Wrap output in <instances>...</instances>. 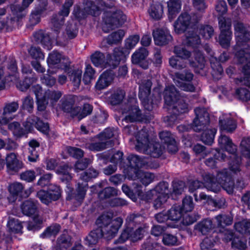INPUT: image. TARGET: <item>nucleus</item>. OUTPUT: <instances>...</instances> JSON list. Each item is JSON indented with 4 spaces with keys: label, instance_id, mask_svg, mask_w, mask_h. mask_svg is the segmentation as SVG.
<instances>
[{
    "label": "nucleus",
    "instance_id": "f257e3e1",
    "mask_svg": "<svg viewBox=\"0 0 250 250\" xmlns=\"http://www.w3.org/2000/svg\"><path fill=\"white\" fill-rule=\"evenodd\" d=\"M114 0H85L84 7L81 10L78 6H75L73 15L77 19L84 18L87 15L96 16L101 11H104L103 30L107 33L110 30L123 25L126 21V17L123 12L114 7Z\"/></svg>",
    "mask_w": 250,
    "mask_h": 250
},
{
    "label": "nucleus",
    "instance_id": "f03ea898",
    "mask_svg": "<svg viewBox=\"0 0 250 250\" xmlns=\"http://www.w3.org/2000/svg\"><path fill=\"white\" fill-rule=\"evenodd\" d=\"M206 182V187L211 191L217 193L220 191L222 187L229 194L233 193L234 190H241L244 188L247 184L242 178L236 180L235 183L231 179L230 174L227 169H224L217 172L216 176L217 182H214V179L210 174L204 177Z\"/></svg>",
    "mask_w": 250,
    "mask_h": 250
},
{
    "label": "nucleus",
    "instance_id": "7ed1b4c3",
    "mask_svg": "<svg viewBox=\"0 0 250 250\" xmlns=\"http://www.w3.org/2000/svg\"><path fill=\"white\" fill-rule=\"evenodd\" d=\"M195 118L192 122V127L196 132L204 131L201 140L203 143L210 145L214 141L215 128L209 129L207 127L209 123V114L205 108H196L194 109Z\"/></svg>",
    "mask_w": 250,
    "mask_h": 250
},
{
    "label": "nucleus",
    "instance_id": "20e7f679",
    "mask_svg": "<svg viewBox=\"0 0 250 250\" xmlns=\"http://www.w3.org/2000/svg\"><path fill=\"white\" fill-rule=\"evenodd\" d=\"M148 136L147 132L145 129L139 131L136 136V149L154 158L160 157L163 153L165 146H162L159 143H153L149 142Z\"/></svg>",
    "mask_w": 250,
    "mask_h": 250
},
{
    "label": "nucleus",
    "instance_id": "39448f33",
    "mask_svg": "<svg viewBox=\"0 0 250 250\" xmlns=\"http://www.w3.org/2000/svg\"><path fill=\"white\" fill-rule=\"evenodd\" d=\"M123 220L120 217L112 219L111 217L107 214L101 215L96 220V224L107 239L113 237L118 232L122 226Z\"/></svg>",
    "mask_w": 250,
    "mask_h": 250
},
{
    "label": "nucleus",
    "instance_id": "423d86ee",
    "mask_svg": "<svg viewBox=\"0 0 250 250\" xmlns=\"http://www.w3.org/2000/svg\"><path fill=\"white\" fill-rule=\"evenodd\" d=\"M234 28L236 42L234 50L237 52L248 49L250 45L248 42L250 40L249 27L241 22L236 21L234 23Z\"/></svg>",
    "mask_w": 250,
    "mask_h": 250
},
{
    "label": "nucleus",
    "instance_id": "0eeeda50",
    "mask_svg": "<svg viewBox=\"0 0 250 250\" xmlns=\"http://www.w3.org/2000/svg\"><path fill=\"white\" fill-rule=\"evenodd\" d=\"M174 53L177 57L181 60L189 59V62L191 66L199 69H203L205 66V60L202 53L198 50H195L193 55L195 61L191 60V54L185 47L182 45L176 46L174 47Z\"/></svg>",
    "mask_w": 250,
    "mask_h": 250
},
{
    "label": "nucleus",
    "instance_id": "6e6552de",
    "mask_svg": "<svg viewBox=\"0 0 250 250\" xmlns=\"http://www.w3.org/2000/svg\"><path fill=\"white\" fill-rule=\"evenodd\" d=\"M164 100L166 104L170 106L174 105L178 102L177 105L174 106L179 113H182L187 111L188 105L186 103H181L179 100V95L175 86L173 85H169L165 89L164 92Z\"/></svg>",
    "mask_w": 250,
    "mask_h": 250
},
{
    "label": "nucleus",
    "instance_id": "1a4fd4ad",
    "mask_svg": "<svg viewBox=\"0 0 250 250\" xmlns=\"http://www.w3.org/2000/svg\"><path fill=\"white\" fill-rule=\"evenodd\" d=\"M74 3L73 0H65L62 5V8L58 14L53 15L51 19L52 29L59 33V30L63 25L64 21V18L67 17L70 12V8Z\"/></svg>",
    "mask_w": 250,
    "mask_h": 250
},
{
    "label": "nucleus",
    "instance_id": "9d476101",
    "mask_svg": "<svg viewBox=\"0 0 250 250\" xmlns=\"http://www.w3.org/2000/svg\"><path fill=\"white\" fill-rule=\"evenodd\" d=\"M193 77V74L188 71L183 73L177 72L175 74L173 81L175 84L181 90L193 92L195 90V87L191 83Z\"/></svg>",
    "mask_w": 250,
    "mask_h": 250
},
{
    "label": "nucleus",
    "instance_id": "9b49d317",
    "mask_svg": "<svg viewBox=\"0 0 250 250\" xmlns=\"http://www.w3.org/2000/svg\"><path fill=\"white\" fill-rule=\"evenodd\" d=\"M98 173V172L95 169L89 168L81 174L80 178L84 181V183L82 184L79 182L78 183L77 194L75 196V199L77 200L81 201L83 199L87 188L86 182L92 178L97 177Z\"/></svg>",
    "mask_w": 250,
    "mask_h": 250
},
{
    "label": "nucleus",
    "instance_id": "f8f14e48",
    "mask_svg": "<svg viewBox=\"0 0 250 250\" xmlns=\"http://www.w3.org/2000/svg\"><path fill=\"white\" fill-rule=\"evenodd\" d=\"M235 55L239 62L241 63H246L242 68V72L244 75L243 78L239 80L240 82L250 87V54L244 50L237 51Z\"/></svg>",
    "mask_w": 250,
    "mask_h": 250
},
{
    "label": "nucleus",
    "instance_id": "ddd939ff",
    "mask_svg": "<svg viewBox=\"0 0 250 250\" xmlns=\"http://www.w3.org/2000/svg\"><path fill=\"white\" fill-rule=\"evenodd\" d=\"M219 24L221 30L219 43L223 47L227 48L229 46L232 37L230 22L224 18H221L219 19Z\"/></svg>",
    "mask_w": 250,
    "mask_h": 250
},
{
    "label": "nucleus",
    "instance_id": "4468645a",
    "mask_svg": "<svg viewBox=\"0 0 250 250\" xmlns=\"http://www.w3.org/2000/svg\"><path fill=\"white\" fill-rule=\"evenodd\" d=\"M61 189L59 186L51 185L48 191L40 190L37 192V196L42 203L48 205L52 200H58L61 196Z\"/></svg>",
    "mask_w": 250,
    "mask_h": 250
},
{
    "label": "nucleus",
    "instance_id": "2eb2a0df",
    "mask_svg": "<svg viewBox=\"0 0 250 250\" xmlns=\"http://www.w3.org/2000/svg\"><path fill=\"white\" fill-rule=\"evenodd\" d=\"M136 102V100L133 99V105L128 104L123 109V114L125 115V120L126 122L143 121L145 119Z\"/></svg>",
    "mask_w": 250,
    "mask_h": 250
},
{
    "label": "nucleus",
    "instance_id": "dca6fc26",
    "mask_svg": "<svg viewBox=\"0 0 250 250\" xmlns=\"http://www.w3.org/2000/svg\"><path fill=\"white\" fill-rule=\"evenodd\" d=\"M200 19V17H197L195 15L191 18L186 13L181 14L174 25L175 32L180 34L185 31L188 26L197 22Z\"/></svg>",
    "mask_w": 250,
    "mask_h": 250
},
{
    "label": "nucleus",
    "instance_id": "f3484780",
    "mask_svg": "<svg viewBox=\"0 0 250 250\" xmlns=\"http://www.w3.org/2000/svg\"><path fill=\"white\" fill-rule=\"evenodd\" d=\"M168 184L167 182H161L156 186L158 194L157 198L154 201V207L156 208H160L166 202L168 198Z\"/></svg>",
    "mask_w": 250,
    "mask_h": 250
},
{
    "label": "nucleus",
    "instance_id": "a211bd4d",
    "mask_svg": "<svg viewBox=\"0 0 250 250\" xmlns=\"http://www.w3.org/2000/svg\"><path fill=\"white\" fill-rule=\"evenodd\" d=\"M229 59V55L227 52L223 53L219 57V61L216 58L211 56L210 59L211 66L213 69L212 76L216 79H219L223 72V69L220 64V62H225Z\"/></svg>",
    "mask_w": 250,
    "mask_h": 250
},
{
    "label": "nucleus",
    "instance_id": "6ab92c4d",
    "mask_svg": "<svg viewBox=\"0 0 250 250\" xmlns=\"http://www.w3.org/2000/svg\"><path fill=\"white\" fill-rule=\"evenodd\" d=\"M128 178L133 180L138 179L143 185L146 186L154 180L155 176L152 173L140 170H135L134 174L131 172L128 175Z\"/></svg>",
    "mask_w": 250,
    "mask_h": 250
},
{
    "label": "nucleus",
    "instance_id": "aec40b11",
    "mask_svg": "<svg viewBox=\"0 0 250 250\" xmlns=\"http://www.w3.org/2000/svg\"><path fill=\"white\" fill-rule=\"evenodd\" d=\"M148 55L147 49L144 47H140L132 55V62L134 64H138L144 69L148 67V62L144 61Z\"/></svg>",
    "mask_w": 250,
    "mask_h": 250
},
{
    "label": "nucleus",
    "instance_id": "412c9836",
    "mask_svg": "<svg viewBox=\"0 0 250 250\" xmlns=\"http://www.w3.org/2000/svg\"><path fill=\"white\" fill-rule=\"evenodd\" d=\"M155 43L158 45H163L168 43L172 39L167 29H157L153 32Z\"/></svg>",
    "mask_w": 250,
    "mask_h": 250
},
{
    "label": "nucleus",
    "instance_id": "4be33fe9",
    "mask_svg": "<svg viewBox=\"0 0 250 250\" xmlns=\"http://www.w3.org/2000/svg\"><path fill=\"white\" fill-rule=\"evenodd\" d=\"M34 0H23L22 4H15L11 6L13 14L15 16L13 18H17V20L25 17L27 13V8Z\"/></svg>",
    "mask_w": 250,
    "mask_h": 250
},
{
    "label": "nucleus",
    "instance_id": "5701e85b",
    "mask_svg": "<svg viewBox=\"0 0 250 250\" xmlns=\"http://www.w3.org/2000/svg\"><path fill=\"white\" fill-rule=\"evenodd\" d=\"M219 125L222 130L228 132L233 131L236 127V123L230 114H223L219 118Z\"/></svg>",
    "mask_w": 250,
    "mask_h": 250
},
{
    "label": "nucleus",
    "instance_id": "b1692460",
    "mask_svg": "<svg viewBox=\"0 0 250 250\" xmlns=\"http://www.w3.org/2000/svg\"><path fill=\"white\" fill-rule=\"evenodd\" d=\"M114 75L111 71H106L103 73L99 77L96 83L95 88L97 90H102L108 86L113 80Z\"/></svg>",
    "mask_w": 250,
    "mask_h": 250
},
{
    "label": "nucleus",
    "instance_id": "393cba45",
    "mask_svg": "<svg viewBox=\"0 0 250 250\" xmlns=\"http://www.w3.org/2000/svg\"><path fill=\"white\" fill-rule=\"evenodd\" d=\"M54 32L56 34V35L50 37L48 34H45L43 31L40 30L36 32L34 34V37L36 42L42 43L49 50L51 48V39L57 40L58 38V33L57 34L56 32L54 31Z\"/></svg>",
    "mask_w": 250,
    "mask_h": 250
},
{
    "label": "nucleus",
    "instance_id": "a878e982",
    "mask_svg": "<svg viewBox=\"0 0 250 250\" xmlns=\"http://www.w3.org/2000/svg\"><path fill=\"white\" fill-rule=\"evenodd\" d=\"M127 160L129 163L128 171L127 176L131 172L134 174L135 170H140L139 167H141L146 165V162L141 159L137 155H130L128 156Z\"/></svg>",
    "mask_w": 250,
    "mask_h": 250
},
{
    "label": "nucleus",
    "instance_id": "bb28decb",
    "mask_svg": "<svg viewBox=\"0 0 250 250\" xmlns=\"http://www.w3.org/2000/svg\"><path fill=\"white\" fill-rule=\"evenodd\" d=\"M218 143L220 146L224 148L226 151L231 155L236 153V146L232 142L231 140L225 135L221 134L218 139Z\"/></svg>",
    "mask_w": 250,
    "mask_h": 250
},
{
    "label": "nucleus",
    "instance_id": "cd10ccee",
    "mask_svg": "<svg viewBox=\"0 0 250 250\" xmlns=\"http://www.w3.org/2000/svg\"><path fill=\"white\" fill-rule=\"evenodd\" d=\"M104 235L102 229L98 227L91 231L84 239L85 244L89 246L96 245Z\"/></svg>",
    "mask_w": 250,
    "mask_h": 250
},
{
    "label": "nucleus",
    "instance_id": "c85d7f7f",
    "mask_svg": "<svg viewBox=\"0 0 250 250\" xmlns=\"http://www.w3.org/2000/svg\"><path fill=\"white\" fill-rule=\"evenodd\" d=\"M28 123L30 124L31 126H35L38 130L46 134L49 130L48 124L44 123L40 120L38 117L32 116L27 119Z\"/></svg>",
    "mask_w": 250,
    "mask_h": 250
},
{
    "label": "nucleus",
    "instance_id": "c756f323",
    "mask_svg": "<svg viewBox=\"0 0 250 250\" xmlns=\"http://www.w3.org/2000/svg\"><path fill=\"white\" fill-rule=\"evenodd\" d=\"M168 18L172 20L179 12L181 8L180 0H169L167 2Z\"/></svg>",
    "mask_w": 250,
    "mask_h": 250
},
{
    "label": "nucleus",
    "instance_id": "7c9ffc66",
    "mask_svg": "<svg viewBox=\"0 0 250 250\" xmlns=\"http://www.w3.org/2000/svg\"><path fill=\"white\" fill-rule=\"evenodd\" d=\"M23 188L22 185L19 182H15L10 185L8 188L10 193V195L8 197L9 201L11 203L14 202Z\"/></svg>",
    "mask_w": 250,
    "mask_h": 250
},
{
    "label": "nucleus",
    "instance_id": "2f4dec72",
    "mask_svg": "<svg viewBox=\"0 0 250 250\" xmlns=\"http://www.w3.org/2000/svg\"><path fill=\"white\" fill-rule=\"evenodd\" d=\"M98 140L95 142L86 145V147L92 151H101L106 148L107 146L111 144L110 141H104L102 138L99 137V135L96 137Z\"/></svg>",
    "mask_w": 250,
    "mask_h": 250
},
{
    "label": "nucleus",
    "instance_id": "473e14b6",
    "mask_svg": "<svg viewBox=\"0 0 250 250\" xmlns=\"http://www.w3.org/2000/svg\"><path fill=\"white\" fill-rule=\"evenodd\" d=\"M212 228V221L208 219L203 220L194 226L196 231L201 233L203 235L206 234Z\"/></svg>",
    "mask_w": 250,
    "mask_h": 250
},
{
    "label": "nucleus",
    "instance_id": "72a5a7b5",
    "mask_svg": "<svg viewBox=\"0 0 250 250\" xmlns=\"http://www.w3.org/2000/svg\"><path fill=\"white\" fill-rule=\"evenodd\" d=\"M148 13L152 18L159 20L162 18L164 14L163 6L160 3H153L151 5Z\"/></svg>",
    "mask_w": 250,
    "mask_h": 250
},
{
    "label": "nucleus",
    "instance_id": "f704fd0d",
    "mask_svg": "<svg viewBox=\"0 0 250 250\" xmlns=\"http://www.w3.org/2000/svg\"><path fill=\"white\" fill-rule=\"evenodd\" d=\"M151 82L149 80L142 81L139 86V98H144L149 96L151 91Z\"/></svg>",
    "mask_w": 250,
    "mask_h": 250
},
{
    "label": "nucleus",
    "instance_id": "c9c22d12",
    "mask_svg": "<svg viewBox=\"0 0 250 250\" xmlns=\"http://www.w3.org/2000/svg\"><path fill=\"white\" fill-rule=\"evenodd\" d=\"M186 43L193 48L197 47L200 43V39L193 30L188 31L186 34Z\"/></svg>",
    "mask_w": 250,
    "mask_h": 250
},
{
    "label": "nucleus",
    "instance_id": "e433bc0d",
    "mask_svg": "<svg viewBox=\"0 0 250 250\" xmlns=\"http://www.w3.org/2000/svg\"><path fill=\"white\" fill-rule=\"evenodd\" d=\"M212 153L214 155V158H209L207 159L205 161V164L207 166L211 168H214L217 164V160H225L226 156L220 150L218 151L216 150L215 152H212Z\"/></svg>",
    "mask_w": 250,
    "mask_h": 250
},
{
    "label": "nucleus",
    "instance_id": "4c0bfd02",
    "mask_svg": "<svg viewBox=\"0 0 250 250\" xmlns=\"http://www.w3.org/2000/svg\"><path fill=\"white\" fill-rule=\"evenodd\" d=\"M62 55L59 53L57 52L56 51H53L51 53H50L49 55V57L47 59V62L49 65H54L56 64H58L59 62L64 63V68L66 69L68 65H69V62L68 61L66 62H64V59H62Z\"/></svg>",
    "mask_w": 250,
    "mask_h": 250
},
{
    "label": "nucleus",
    "instance_id": "58836bf2",
    "mask_svg": "<svg viewBox=\"0 0 250 250\" xmlns=\"http://www.w3.org/2000/svg\"><path fill=\"white\" fill-rule=\"evenodd\" d=\"M71 245L69 236L62 234L58 239L55 249L56 250H66Z\"/></svg>",
    "mask_w": 250,
    "mask_h": 250
},
{
    "label": "nucleus",
    "instance_id": "ea45409f",
    "mask_svg": "<svg viewBox=\"0 0 250 250\" xmlns=\"http://www.w3.org/2000/svg\"><path fill=\"white\" fill-rule=\"evenodd\" d=\"M125 35V31L119 29L108 36L106 38L107 42L109 44H117L123 40Z\"/></svg>",
    "mask_w": 250,
    "mask_h": 250
},
{
    "label": "nucleus",
    "instance_id": "a19ab883",
    "mask_svg": "<svg viewBox=\"0 0 250 250\" xmlns=\"http://www.w3.org/2000/svg\"><path fill=\"white\" fill-rule=\"evenodd\" d=\"M7 227L11 234L22 233V226L17 219L10 218L7 223Z\"/></svg>",
    "mask_w": 250,
    "mask_h": 250
},
{
    "label": "nucleus",
    "instance_id": "79ce46f5",
    "mask_svg": "<svg viewBox=\"0 0 250 250\" xmlns=\"http://www.w3.org/2000/svg\"><path fill=\"white\" fill-rule=\"evenodd\" d=\"M6 161L7 167L9 169L17 171L21 167L16 155L13 153L7 155Z\"/></svg>",
    "mask_w": 250,
    "mask_h": 250
},
{
    "label": "nucleus",
    "instance_id": "37998d69",
    "mask_svg": "<svg viewBox=\"0 0 250 250\" xmlns=\"http://www.w3.org/2000/svg\"><path fill=\"white\" fill-rule=\"evenodd\" d=\"M231 160L229 162V168L233 173L236 174L241 171V158L237 156L236 153L230 156Z\"/></svg>",
    "mask_w": 250,
    "mask_h": 250
},
{
    "label": "nucleus",
    "instance_id": "c03bdc74",
    "mask_svg": "<svg viewBox=\"0 0 250 250\" xmlns=\"http://www.w3.org/2000/svg\"><path fill=\"white\" fill-rule=\"evenodd\" d=\"M23 213L27 216H30L35 213L37 210L36 204L30 200L25 201L21 206Z\"/></svg>",
    "mask_w": 250,
    "mask_h": 250
},
{
    "label": "nucleus",
    "instance_id": "a18cd8bd",
    "mask_svg": "<svg viewBox=\"0 0 250 250\" xmlns=\"http://www.w3.org/2000/svg\"><path fill=\"white\" fill-rule=\"evenodd\" d=\"M183 211L179 205H174L167 211L169 219L178 221L183 216Z\"/></svg>",
    "mask_w": 250,
    "mask_h": 250
},
{
    "label": "nucleus",
    "instance_id": "49530a36",
    "mask_svg": "<svg viewBox=\"0 0 250 250\" xmlns=\"http://www.w3.org/2000/svg\"><path fill=\"white\" fill-rule=\"evenodd\" d=\"M219 239L217 237V234L213 233V234L209 236L206 237L200 244L201 249L202 250H205L209 248H210L214 245Z\"/></svg>",
    "mask_w": 250,
    "mask_h": 250
},
{
    "label": "nucleus",
    "instance_id": "de8ad7c7",
    "mask_svg": "<svg viewBox=\"0 0 250 250\" xmlns=\"http://www.w3.org/2000/svg\"><path fill=\"white\" fill-rule=\"evenodd\" d=\"M91 61L97 67H106V63L104 62V56L103 53L96 52L91 56Z\"/></svg>",
    "mask_w": 250,
    "mask_h": 250
},
{
    "label": "nucleus",
    "instance_id": "09e8293b",
    "mask_svg": "<svg viewBox=\"0 0 250 250\" xmlns=\"http://www.w3.org/2000/svg\"><path fill=\"white\" fill-rule=\"evenodd\" d=\"M207 174H210L212 176V178L214 179L213 182H217V180H216L214 177H213L212 175H211L210 173H205L204 175H203V180L204 181V184L201 182L200 181L198 180H194L190 182L189 185V191L190 192H193L195 190L199 189V188H202L203 187H206V188L208 190L210 191V190H208L207 187H206V182L205 181L204 179V177L207 175Z\"/></svg>",
    "mask_w": 250,
    "mask_h": 250
},
{
    "label": "nucleus",
    "instance_id": "8fccbe9b",
    "mask_svg": "<svg viewBox=\"0 0 250 250\" xmlns=\"http://www.w3.org/2000/svg\"><path fill=\"white\" fill-rule=\"evenodd\" d=\"M136 193L137 196L140 197L141 198L146 201H149V200H151L154 196H156L158 194V191L156 190V186L154 189H151L146 192L145 194H144L142 190V187L139 186L138 189L136 190Z\"/></svg>",
    "mask_w": 250,
    "mask_h": 250
},
{
    "label": "nucleus",
    "instance_id": "3c124183",
    "mask_svg": "<svg viewBox=\"0 0 250 250\" xmlns=\"http://www.w3.org/2000/svg\"><path fill=\"white\" fill-rule=\"evenodd\" d=\"M44 94L46 97V98L49 102L50 101L52 104L57 102L62 95V93L60 91H52L48 90L46 91Z\"/></svg>",
    "mask_w": 250,
    "mask_h": 250
},
{
    "label": "nucleus",
    "instance_id": "603ef678",
    "mask_svg": "<svg viewBox=\"0 0 250 250\" xmlns=\"http://www.w3.org/2000/svg\"><path fill=\"white\" fill-rule=\"evenodd\" d=\"M60 229V226L59 225L55 224L47 228L41 234L42 238L49 237L52 236H55L57 234Z\"/></svg>",
    "mask_w": 250,
    "mask_h": 250
},
{
    "label": "nucleus",
    "instance_id": "864d4df0",
    "mask_svg": "<svg viewBox=\"0 0 250 250\" xmlns=\"http://www.w3.org/2000/svg\"><path fill=\"white\" fill-rule=\"evenodd\" d=\"M8 69L9 70L8 71H6L4 69V72L6 74L7 78L9 79V82L15 81L17 78L16 72L17 70V67L15 62L12 61L10 62Z\"/></svg>",
    "mask_w": 250,
    "mask_h": 250
},
{
    "label": "nucleus",
    "instance_id": "5fc2aeb1",
    "mask_svg": "<svg viewBox=\"0 0 250 250\" xmlns=\"http://www.w3.org/2000/svg\"><path fill=\"white\" fill-rule=\"evenodd\" d=\"M19 108V104L17 102H12L5 105L3 109V115L7 117L13 118L11 114L16 112Z\"/></svg>",
    "mask_w": 250,
    "mask_h": 250
},
{
    "label": "nucleus",
    "instance_id": "6e6d98bb",
    "mask_svg": "<svg viewBox=\"0 0 250 250\" xmlns=\"http://www.w3.org/2000/svg\"><path fill=\"white\" fill-rule=\"evenodd\" d=\"M235 229L242 233H250V221H245L235 224Z\"/></svg>",
    "mask_w": 250,
    "mask_h": 250
},
{
    "label": "nucleus",
    "instance_id": "4d7b16f0",
    "mask_svg": "<svg viewBox=\"0 0 250 250\" xmlns=\"http://www.w3.org/2000/svg\"><path fill=\"white\" fill-rule=\"evenodd\" d=\"M71 168L67 165H64L61 167L58 170L59 174L62 175L60 178L62 181H69L71 179V176L69 174Z\"/></svg>",
    "mask_w": 250,
    "mask_h": 250
},
{
    "label": "nucleus",
    "instance_id": "13d9d810",
    "mask_svg": "<svg viewBox=\"0 0 250 250\" xmlns=\"http://www.w3.org/2000/svg\"><path fill=\"white\" fill-rule=\"evenodd\" d=\"M145 231V229L144 228L139 227L136 230H134L131 228L130 240L135 242L141 239L144 236Z\"/></svg>",
    "mask_w": 250,
    "mask_h": 250
},
{
    "label": "nucleus",
    "instance_id": "bf43d9fd",
    "mask_svg": "<svg viewBox=\"0 0 250 250\" xmlns=\"http://www.w3.org/2000/svg\"><path fill=\"white\" fill-rule=\"evenodd\" d=\"M62 108L65 112H68L73 107L74 100L71 96H64L62 100Z\"/></svg>",
    "mask_w": 250,
    "mask_h": 250
},
{
    "label": "nucleus",
    "instance_id": "052dcab7",
    "mask_svg": "<svg viewBox=\"0 0 250 250\" xmlns=\"http://www.w3.org/2000/svg\"><path fill=\"white\" fill-rule=\"evenodd\" d=\"M169 63L170 65L177 69H182L186 66V62L183 60H180L176 57H172L169 59Z\"/></svg>",
    "mask_w": 250,
    "mask_h": 250
},
{
    "label": "nucleus",
    "instance_id": "680f3d73",
    "mask_svg": "<svg viewBox=\"0 0 250 250\" xmlns=\"http://www.w3.org/2000/svg\"><path fill=\"white\" fill-rule=\"evenodd\" d=\"M236 96L238 99L243 101L250 100V92L246 88H241L236 90Z\"/></svg>",
    "mask_w": 250,
    "mask_h": 250
},
{
    "label": "nucleus",
    "instance_id": "e2e57ef3",
    "mask_svg": "<svg viewBox=\"0 0 250 250\" xmlns=\"http://www.w3.org/2000/svg\"><path fill=\"white\" fill-rule=\"evenodd\" d=\"M162 241L163 243L167 246H173L178 244L177 237L175 235L171 234H164Z\"/></svg>",
    "mask_w": 250,
    "mask_h": 250
},
{
    "label": "nucleus",
    "instance_id": "0e129e2a",
    "mask_svg": "<svg viewBox=\"0 0 250 250\" xmlns=\"http://www.w3.org/2000/svg\"><path fill=\"white\" fill-rule=\"evenodd\" d=\"M8 128L12 131L13 134L17 137H20L24 134L23 129L18 122H14L10 124Z\"/></svg>",
    "mask_w": 250,
    "mask_h": 250
},
{
    "label": "nucleus",
    "instance_id": "69168bd1",
    "mask_svg": "<svg viewBox=\"0 0 250 250\" xmlns=\"http://www.w3.org/2000/svg\"><path fill=\"white\" fill-rule=\"evenodd\" d=\"M215 219L217 222V225L219 227L229 225L232 223L231 218L226 215H218L215 217Z\"/></svg>",
    "mask_w": 250,
    "mask_h": 250
},
{
    "label": "nucleus",
    "instance_id": "338daca9",
    "mask_svg": "<svg viewBox=\"0 0 250 250\" xmlns=\"http://www.w3.org/2000/svg\"><path fill=\"white\" fill-rule=\"evenodd\" d=\"M95 71L89 64L86 65L85 72L83 75V81L85 84H88L93 78Z\"/></svg>",
    "mask_w": 250,
    "mask_h": 250
},
{
    "label": "nucleus",
    "instance_id": "774afa93",
    "mask_svg": "<svg viewBox=\"0 0 250 250\" xmlns=\"http://www.w3.org/2000/svg\"><path fill=\"white\" fill-rule=\"evenodd\" d=\"M125 92L122 90H118L115 91L111 96V102L113 104H117L120 103L125 97Z\"/></svg>",
    "mask_w": 250,
    "mask_h": 250
}]
</instances>
